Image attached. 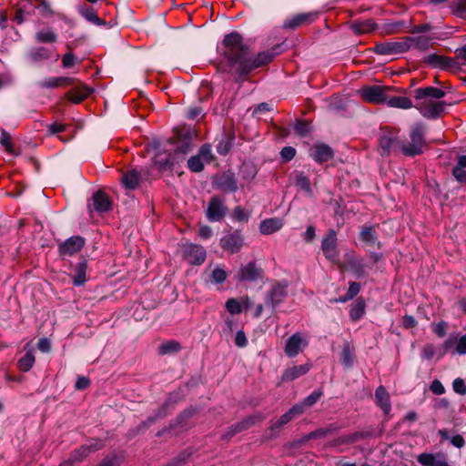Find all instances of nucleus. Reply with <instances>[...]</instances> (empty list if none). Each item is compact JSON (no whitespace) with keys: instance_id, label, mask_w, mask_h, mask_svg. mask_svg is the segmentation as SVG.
I'll return each instance as SVG.
<instances>
[{"instance_id":"1","label":"nucleus","mask_w":466,"mask_h":466,"mask_svg":"<svg viewBox=\"0 0 466 466\" xmlns=\"http://www.w3.org/2000/svg\"><path fill=\"white\" fill-rule=\"evenodd\" d=\"M222 45L224 47L223 55L229 65L231 66H238V78L237 81L245 77L252 70L268 64L276 55L273 51L268 50L251 57L248 46L243 43L242 36L237 32L226 35Z\"/></svg>"},{"instance_id":"2","label":"nucleus","mask_w":466,"mask_h":466,"mask_svg":"<svg viewBox=\"0 0 466 466\" xmlns=\"http://www.w3.org/2000/svg\"><path fill=\"white\" fill-rule=\"evenodd\" d=\"M446 93L434 86L420 87L414 90L417 100L414 107L426 118L435 119L444 111L446 103L441 99Z\"/></svg>"},{"instance_id":"3","label":"nucleus","mask_w":466,"mask_h":466,"mask_svg":"<svg viewBox=\"0 0 466 466\" xmlns=\"http://www.w3.org/2000/svg\"><path fill=\"white\" fill-rule=\"evenodd\" d=\"M380 154L382 157L390 156L391 153H402L403 141L398 137V132L390 128H383L380 135Z\"/></svg>"},{"instance_id":"4","label":"nucleus","mask_w":466,"mask_h":466,"mask_svg":"<svg viewBox=\"0 0 466 466\" xmlns=\"http://www.w3.org/2000/svg\"><path fill=\"white\" fill-rule=\"evenodd\" d=\"M424 134V128L421 125L414 126L410 134V142L403 141L402 154L408 157L421 154L425 146Z\"/></svg>"},{"instance_id":"5","label":"nucleus","mask_w":466,"mask_h":466,"mask_svg":"<svg viewBox=\"0 0 466 466\" xmlns=\"http://www.w3.org/2000/svg\"><path fill=\"white\" fill-rule=\"evenodd\" d=\"M391 89L387 86H365L359 92L365 102L372 104H385L388 92Z\"/></svg>"},{"instance_id":"6","label":"nucleus","mask_w":466,"mask_h":466,"mask_svg":"<svg viewBox=\"0 0 466 466\" xmlns=\"http://www.w3.org/2000/svg\"><path fill=\"white\" fill-rule=\"evenodd\" d=\"M321 250L325 258L331 261L337 262L339 251L337 247V234L334 229H330L321 241Z\"/></svg>"},{"instance_id":"7","label":"nucleus","mask_w":466,"mask_h":466,"mask_svg":"<svg viewBox=\"0 0 466 466\" xmlns=\"http://www.w3.org/2000/svg\"><path fill=\"white\" fill-rule=\"evenodd\" d=\"M212 159L211 147L209 145H203L198 154L187 160V167L192 172H200L203 170L205 163H209Z\"/></svg>"},{"instance_id":"8","label":"nucleus","mask_w":466,"mask_h":466,"mask_svg":"<svg viewBox=\"0 0 466 466\" xmlns=\"http://www.w3.org/2000/svg\"><path fill=\"white\" fill-rule=\"evenodd\" d=\"M288 281L276 282L271 286L266 298V303L275 308L282 303L288 294Z\"/></svg>"},{"instance_id":"9","label":"nucleus","mask_w":466,"mask_h":466,"mask_svg":"<svg viewBox=\"0 0 466 466\" xmlns=\"http://www.w3.org/2000/svg\"><path fill=\"white\" fill-rule=\"evenodd\" d=\"M86 244L84 238L73 236L59 245V255L63 258L71 257L79 252Z\"/></svg>"},{"instance_id":"10","label":"nucleus","mask_w":466,"mask_h":466,"mask_svg":"<svg viewBox=\"0 0 466 466\" xmlns=\"http://www.w3.org/2000/svg\"><path fill=\"white\" fill-rule=\"evenodd\" d=\"M227 210L223 200L218 197H213L208 203L206 216L211 222L220 221L226 216Z\"/></svg>"},{"instance_id":"11","label":"nucleus","mask_w":466,"mask_h":466,"mask_svg":"<svg viewBox=\"0 0 466 466\" xmlns=\"http://www.w3.org/2000/svg\"><path fill=\"white\" fill-rule=\"evenodd\" d=\"M307 339L299 332L290 336L285 345V353L289 358L296 357L302 349L308 346Z\"/></svg>"},{"instance_id":"12","label":"nucleus","mask_w":466,"mask_h":466,"mask_svg":"<svg viewBox=\"0 0 466 466\" xmlns=\"http://www.w3.org/2000/svg\"><path fill=\"white\" fill-rule=\"evenodd\" d=\"M185 259L192 265H201L207 257L205 248L197 244H188L183 250Z\"/></svg>"},{"instance_id":"13","label":"nucleus","mask_w":466,"mask_h":466,"mask_svg":"<svg viewBox=\"0 0 466 466\" xmlns=\"http://www.w3.org/2000/svg\"><path fill=\"white\" fill-rule=\"evenodd\" d=\"M244 238L239 231L225 235L220 239V246L223 250L231 254L238 253L243 246Z\"/></svg>"},{"instance_id":"14","label":"nucleus","mask_w":466,"mask_h":466,"mask_svg":"<svg viewBox=\"0 0 466 466\" xmlns=\"http://www.w3.org/2000/svg\"><path fill=\"white\" fill-rule=\"evenodd\" d=\"M406 44L400 42H384L377 44L374 46V52L381 56H392L404 53Z\"/></svg>"},{"instance_id":"15","label":"nucleus","mask_w":466,"mask_h":466,"mask_svg":"<svg viewBox=\"0 0 466 466\" xmlns=\"http://www.w3.org/2000/svg\"><path fill=\"white\" fill-rule=\"evenodd\" d=\"M103 444L100 441H94L90 444L82 445L80 448L70 453V458L74 463H77L86 459L91 452L100 450Z\"/></svg>"},{"instance_id":"16","label":"nucleus","mask_w":466,"mask_h":466,"mask_svg":"<svg viewBox=\"0 0 466 466\" xmlns=\"http://www.w3.org/2000/svg\"><path fill=\"white\" fill-rule=\"evenodd\" d=\"M261 269L256 266L255 262H248L240 268L238 279L243 281H255L261 277Z\"/></svg>"},{"instance_id":"17","label":"nucleus","mask_w":466,"mask_h":466,"mask_svg":"<svg viewBox=\"0 0 466 466\" xmlns=\"http://www.w3.org/2000/svg\"><path fill=\"white\" fill-rule=\"evenodd\" d=\"M311 369L310 363H305L302 365L292 366L287 368L281 376V381H292L302 375L308 373Z\"/></svg>"},{"instance_id":"18","label":"nucleus","mask_w":466,"mask_h":466,"mask_svg":"<svg viewBox=\"0 0 466 466\" xmlns=\"http://www.w3.org/2000/svg\"><path fill=\"white\" fill-rule=\"evenodd\" d=\"M284 220L280 218H270L260 222L259 231L263 235L273 234L282 228Z\"/></svg>"},{"instance_id":"19","label":"nucleus","mask_w":466,"mask_h":466,"mask_svg":"<svg viewBox=\"0 0 466 466\" xmlns=\"http://www.w3.org/2000/svg\"><path fill=\"white\" fill-rule=\"evenodd\" d=\"M310 155L315 161L323 163L333 157V151L329 146L325 144H319L313 147Z\"/></svg>"},{"instance_id":"20","label":"nucleus","mask_w":466,"mask_h":466,"mask_svg":"<svg viewBox=\"0 0 466 466\" xmlns=\"http://www.w3.org/2000/svg\"><path fill=\"white\" fill-rule=\"evenodd\" d=\"M313 14H299L290 18H287L283 23V28L295 29L304 24L309 23L314 19Z\"/></svg>"},{"instance_id":"21","label":"nucleus","mask_w":466,"mask_h":466,"mask_svg":"<svg viewBox=\"0 0 466 466\" xmlns=\"http://www.w3.org/2000/svg\"><path fill=\"white\" fill-rule=\"evenodd\" d=\"M217 187L224 192H235L238 189V183L234 175L228 172L220 176L217 182Z\"/></svg>"},{"instance_id":"22","label":"nucleus","mask_w":466,"mask_h":466,"mask_svg":"<svg viewBox=\"0 0 466 466\" xmlns=\"http://www.w3.org/2000/svg\"><path fill=\"white\" fill-rule=\"evenodd\" d=\"M93 209L99 212H106L111 208V202L106 194L97 191L92 197Z\"/></svg>"},{"instance_id":"23","label":"nucleus","mask_w":466,"mask_h":466,"mask_svg":"<svg viewBox=\"0 0 466 466\" xmlns=\"http://www.w3.org/2000/svg\"><path fill=\"white\" fill-rule=\"evenodd\" d=\"M177 160L172 154L167 152H158L154 157V164L160 170H167L174 167Z\"/></svg>"},{"instance_id":"24","label":"nucleus","mask_w":466,"mask_h":466,"mask_svg":"<svg viewBox=\"0 0 466 466\" xmlns=\"http://www.w3.org/2000/svg\"><path fill=\"white\" fill-rule=\"evenodd\" d=\"M375 400L378 406L383 410L385 414H389L391 410V404L390 395L385 387L380 386L375 391Z\"/></svg>"},{"instance_id":"25","label":"nucleus","mask_w":466,"mask_h":466,"mask_svg":"<svg viewBox=\"0 0 466 466\" xmlns=\"http://www.w3.org/2000/svg\"><path fill=\"white\" fill-rule=\"evenodd\" d=\"M86 260H82L76 265L73 274L71 275L73 284L75 286L78 287L85 284V282L86 281Z\"/></svg>"},{"instance_id":"26","label":"nucleus","mask_w":466,"mask_h":466,"mask_svg":"<svg viewBox=\"0 0 466 466\" xmlns=\"http://www.w3.org/2000/svg\"><path fill=\"white\" fill-rule=\"evenodd\" d=\"M91 92L92 90L86 86L79 85L68 93V97L72 102L77 104L86 98Z\"/></svg>"},{"instance_id":"27","label":"nucleus","mask_w":466,"mask_h":466,"mask_svg":"<svg viewBox=\"0 0 466 466\" xmlns=\"http://www.w3.org/2000/svg\"><path fill=\"white\" fill-rule=\"evenodd\" d=\"M192 148V142L190 138L179 139L174 148L173 157L177 162L184 157Z\"/></svg>"},{"instance_id":"28","label":"nucleus","mask_w":466,"mask_h":466,"mask_svg":"<svg viewBox=\"0 0 466 466\" xmlns=\"http://www.w3.org/2000/svg\"><path fill=\"white\" fill-rule=\"evenodd\" d=\"M74 83V79L70 77H50L40 83L41 87L55 88L58 86H66Z\"/></svg>"},{"instance_id":"29","label":"nucleus","mask_w":466,"mask_h":466,"mask_svg":"<svg viewBox=\"0 0 466 466\" xmlns=\"http://www.w3.org/2000/svg\"><path fill=\"white\" fill-rule=\"evenodd\" d=\"M386 104L390 107L410 109L413 107L412 101L406 96H387Z\"/></svg>"},{"instance_id":"30","label":"nucleus","mask_w":466,"mask_h":466,"mask_svg":"<svg viewBox=\"0 0 466 466\" xmlns=\"http://www.w3.org/2000/svg\"><path fill=\"white\" fill-rule=\"evenodd\" d=\"M139 174L133 169L125 173L122 177V183L128 189H135L138 186Z\"/></svg>"},{"instance_id":"31","label":"nucleus","mask_w":466,"mask_h":466,"mask_svg":"<svg viewBox=\"0 0 466 466\" xmlns=\"http://www.w3.org/2000/svg\"><path fill=\"white\" fill-rule=\"evenodd\" d=\"M365 313V302L359 299L350 305V318L352 321H357L362 318Z\"/></svg>"},{"instance_id":"32","label":"nucleus","mask_w":466,"mask_h":466,"mask_svg":"<svg viewBox=\"0 0 466 466\" xmlns=\"http://www.w3.org/2000/svg\"><path fill=\"white\" fill-rule=\"evenodd\" d=\"M35 356L31 351H27L17 362L20 370L26 372L32 369L35 364Z\"/></svg>"},{"instance_id":"33","label":"nucleus","mask_w":466,"mask_h":466,"mask_svg":"<svg viewBox=\"0 0 466 466\" xmlns=\"http://www.w3.org/2000/svg\"><path fill=\"white\" fill-rule=\"evenodd\" d=\"M418 461L423 466H444L447 462L437 460L434 455L422 453L418 457Z\"/></svg>"},{"instance_id":"34","label":"nucleus","mask_w":466,"mask_h":466,"mask_svg":"<svg viewBox=\"0 0 466 466\" xmlns=\"http://www.w3.org/2000/svg\"><path fill=\"white\" fill-rule=\"evenodd\" d=\"M35 39L39 43H55L57 40V35L50 29L41 30L35 34Z\"/></svg>"},{"instance_id":"35","label":"nucleus","mask_w":466,"mask_h":466,"mask_svg":"<svg viewBox=\"0 0 466 466\" xmlns=\"http://www.w3.org/2000/svg\"><path fill=\"white\" fill-rule=\"evenodd\" d=\"M349 265L351 271L357 278H361L365 276V264L362 258H352L350 260Z\"/></svg>"},{"instance_id":"36","label":"nucleus","mask_w":466,"mask_h":466,"mask_svg":"<svg viewBox=\"0 0 466 466\" xmlns=\"http://www.w3.org/2000/svg\"><path fill=\"white\" fill-rule=\"evenodd\" d=\"M30 57L33 61H41L51 58V51L46 47H37L32 49Z\"/></svg>"},{"instance_id":"37","label":"nucleus","mask_w":466,"mask_h":466,"mask_svg":"<svg viewBox=\"0 0 466 466\" xmlns=\"http://www.w3.org/2000/svg\"><path fill=\"white\" fill-rule=\"evenodd\" d=\"M227 279V272L219 266H217L211 272L210 280L214 284H222Z\"/></svg>"},{"instance_id":"38","label":"nucleus","mask_w":466,"mask_h":466,"mask_svg":"<svg viewBox=\"0 0 466 466\" xmlns=\"http://www.w3.org/2000/svg\"><path fill=\"white\" fill-rule=\"evenodd\" d=\"M323 391L321 390H316L313 392H311L308 397H306L302 403L306 407V409H309L312 407L316 402L322 397Z\"/></svg>"},{"instance_id":"39","label":"nucleus","mask_w":466,"mask_h":466,"mask_svg":"<svg viewBox=\"0 0 466 466\" xmlns=\"http://www.w3.org/2000/svg\"><path fill=\"white\" fill-rule=\"evenodd\" d=\"M411 46L419 49L425 50L430 45V38L428 36L420 35L410 39Z\"/></svg>"},{"instance_id":"40","label":"nucleus","mask_w":466,"mask_h":466,"mask_svg":"<svg viewBox=\"0 0 466 466\" xmlns=\"http://www.w3.org/2000/svg\"><path fill=\"white\" fill-rule=\"evenodd\" d=\"M296 186L299 187L303 191L310 194L312 192L310 182L308 177L304 176L303 174H299L296 176Z\"/></svg>"},{"instance_id":"41","label":"nucleus","mask_w":466,"mask_h":466,"mask_svg":"<svg viewBox=\"0 0 466 466\" xmlns=\"http://www.w3.org/2000/svg\"><path fill=\"white\" fill-rule=\"evenodd\" d=\"M179 350H180L179 343H177L176 341H168V342L163 343L159 347V353L162 355H165V354H168V353H172V352H177Z\"/></svg>"},{"instance_id":"42","label":"nucleus","mask_w":466,"mask_h":466,"mask_svg":"<svg viewBox=\"0 0 466 466\" xmlns=\"http://www.w3.org/2000/svg\"><path fill=\"white\" fill-rule=\"evenodd\" d=\"M292 419H293V416L291 415V412H289V410H288L283 415H281V417L278 420H276L274 423H272L270 430L271 431L279 430L281 427L288 424Z\"/></svg>"},{"instance_id":"43","label":"nucleus","mask_w":466,"mask_h":466,"mask_svg":"<svg viewBox=\"0 0 466 466\" xmlns=\"http://www.w3.org/2000/svg\"><path fill=\"white\" fill-rule=\"evenodd\" d=\"M360 238L369 244H373L376 241V238L374 235L373 228L371 227L370 228H363L360 234Z\"/></svg>"},{"instance_id":"44","label":"nucleus","mask_w":466,"mask_h":466,"mask_svg":"<svg viewBox=\"0 0 466 466\" xmlns=\"http://www.w3.org/2000/svg\"><path fill=\"white\" fill-rule=\"evenodd\" d=\"M341 362L346 367H351L353 363V357L350 345H345L341 351Z\"/></svg>"},{"instance_id":"45","label":"nucleus","mask_w":466,"mask_h":466,"mask_svg":"<svg viewBox=\"0 0 466 466\" xmlns=\"http://www.w3.org/2000/svg\"><path fill=\"white\" fill-rule=\"evenodd\" d=\"M232 218L239 222H246L249 218V214L241 207H237L233 209Z\"/></svg>"},{"instance_id":"46","label":"nucleus","mask_w":466,"mask_h":466,"mask_svg":"<svg viewBox=\"0 0 466 466\" xmlns=\"http://www.w3.org/2000/svg\"><path fill=\"white\" fill-rule=\"evenodd\" d=\"M230 314H238L241 312V305L236 299H229L225 305Z\"/></svg>"},{"instance_id":"47","label":"nucleus","mask_w":466,"mask_h":466,"mask_svg":"<svg viewBox=\"0 0 466 466\" xmlns=\"http://www.w3.org/2000/svg\"><path fill=\"white\" fill-rule=\"evenodd\" d=\"M0 144L8 151L9 153H14V148L12 145V139L10 135L5 132L2 131L1 137H0Z\"/></svg>"},{"instance_id":"48","label":"nucleus","mask_w":466,"mask_h":466,"mask_svg":"<svg viewBox=\"0 0 466 466\" xmlns=\"http://www.w3.org/2000/svg\"><path fill=\"white\" fill-rule=\"evenodd\" d=\"M452 389L453 390L460 394V395H465L466 394V383L465 381L461 379L457 378L452 382Z\"/></svg>"},{"instance_id":"49","label":"nucleus","mask_w":466,"mask_h":466,"mask_svg":"<svg viewBox=\"0 0 466 466\" xmlns=\"http://www.w3.org/2000/svg\"><path fill=\"white\" fill-rule=\"evenodd\" d=\"M457 66V62L450 57L442 56V61L439 64V68L442 70H451Z\"/></svg>"},{"instance_id":"50","label":"nucleus","mask_w":466,"mask_h":466,"mask_svg":"<svg viewBox=\"0 0 466 466\" xmlns=\"http://www.w3.org/2000/svg\"><path fill=\"white\" fill-rule=\"evenodd\" d=\"M83 15L86 20H88L96 25L102 24L101 19L97 16V15L92 9L85 10L83 12Z\"/></svg>"},{"instance_id":"51","label":"nucleus","mask_w":466,"mask_h":466,"mask_svg":"<svg viewBox=\"0 0 466 466\" xmlns=\"http://www.w3.org/2000/svg\"><path fill=\"white\" fill-rule=\"evenodd\" d=\"M296 155V150L292 147H285L280 151V156L285 161L291 160Z\"/></svg>"},{"instance_id":"52","label":"nucleus","mask_w":466,"mask_h":466,"mask_svg":"<svg viewBox=\"0 0 466 466\" xmlns=\"http://www.w3.org/2000/svg\"><path fill=\"white\" fill-rule=\"evenodd\" d=\"M430 390L436 395H442L444 392H445V388L444 386L442 385V383L438 380H434L431 386H430Z\"/></svg>"},{"instance_id":"53","label":"nucleus","mask_w":466,"mask_h":466,"mask_svg":"<svg viewBox=\"0 0 466 466\" xmlns=\"http://www.w3.org/2000/svg\"><path fill=\"white\" fill-rule=\"evenodd\" d=\"M76 57L72 53H67L63 56L62 65L64 67L68 68L76 65Z\"/></svg>"},{"instance_id":"54","label":"nucleus","mask_w":466,"mask_h":466,"mask_svg":"<svg viewBox=\"0 0 466 466\" xmlns=\"http://www.w3.org/2000/svg\"><path fill=\"white\" fill-rule=\"evenodd\" d=\"M39 12L45 17H49L53 15L50 5L45 0L40 1Z\"/></svg>"},{"instance_id":"55","label":"nucleus","mask_w":466,"mask_h":466,"mask_svg":"<svg viewBox=\"0 0 466 466\" xmlns=\"http://www.w3.org/2000/svg\"><path fill=\"white\" fill-rule=\"evenodd\" d=\"M441 61H442V56H439V55H436V54H431V55H429L426 58H425V62L433 66V67H437L439 68V64H441Z\"/></svg>"},{"instance_id":"56","label":"nucleus","mask_w":466,"mask_h":466,"mask_svg":"<svg viewBox=\"0 0 466 466\" xmlns=\"http://www.w3.org/2000/svg\"><path fill=\"white\" fill-rule=\"evenodd\" d=\"M360 290V285L357 282H350V287L347 292L348 299H352L358 295Z\"/></svg>"},{"instance_id":"57","label":"nucleus","mask_w":466,"mask_h":466,"mask_svg":"<svg viewBox=\"0 0 466 466\" xmlns=\"http://www.w3.org/2000/svg\"><path fill=\"white\" fill-rule=\"evenodd\" d=\"M452 174L455 178L460 182H466V170L461 167H454Z\"/></svg>"},{"instance_id":"58","label":"nucleus","mask_w":466,"mask_h":466,"mask_svg":"<svg viewBox=\"0 0 466 466\" xmlns=\"http://www.w3.org/2000/svg\"><path fill=\"white\" fill-rule=\"evenodd\" d=\"M235 344L239 348H243L248 344V339L244 331L239 330L237 332L235 337Z\"/></svg>"},{"instance_id":"59","label":"nucleus","mask_w":466,"mask_h":466,"mask_svg":"<svg viewBox=\"0 0 466 466\" xmlns=\"http://www.w3.org/2000/svg\"><path fill=\"white\" fill-rule=\"evenodd\" d=\"M447 324L444 321H440L433 326V332L439 337H444L446 334Z\"/></svg>"},{"instance_id":"60","label":"nucleus","mask_w":466,"mask_h":466,"mask_svg":"<svg viewBox=\"0 0 466 466\" xmlns=\"http://www.w3.org/2000/svg\"><path fill=\"white\" fill-rule=\"evenodd\" d=\"M455 352L460 355L466 354V335L461 337L457 342Z\"/></svg>"},{"instance_id":"61","label":"nucleus","mask_w":466,"mask_h":466,"mask_svg":"<svg viewBox=\"0 0 466 466\" xmlns=\"http://www.w3.org/2000/svg\"><path fill=\"white\" fill-rule=\"evenodd\" d=\"M294 129L299 135L304 136L309 131V126L306 122L299 121L295 124Z\"/></svg>"},{"instance_id":"62","label":"nucleus","mask_w":466,"mask_h":466,"mask_svg":"<svg viewBox=\"0 0 466 466\" xmlns=\"http://www.w3.org/2000/svg\"><path fill=\"white\" fill-rule=\"evenodd\" d=\"M66 127L64 124L53 123L48 126V132L52 135L58 134L65 131Z\"/></svg>"},{"instance_id":"63","label":"nucleus","mask_w":466,"mask_h":466,"mask_svg":"<svg viewBox=\"0 0 466 466\" xmlns=\"http://www.w3.org/2000/svg\"><path fill=\"white\" fill-rule=\"evenodd\" d=\"M198 236L203 239H208L212 236V228L209 226H201L198 229Z\"/></svg>"},{"instance_id":"64","label":"nucleus","mask_w":466,"mask_h":466,"mask_svg":"<svg viewBox=\"0 0 466 466\" xmlns=\"http://www.w3.org/2000/svg\"><path fill=\"white\" fill-rule=\"evenodd\" d=\"M454 12L458 15H462L466 13V0H461L454 5Z\"/></svg>"}]
</instances>
